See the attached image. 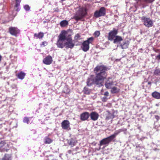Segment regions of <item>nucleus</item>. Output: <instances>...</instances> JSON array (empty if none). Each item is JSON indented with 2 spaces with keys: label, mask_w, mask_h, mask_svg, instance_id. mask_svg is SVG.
<instances>
[{
  "label": "nucleus",
  "mask_w": 160,
  "mask_h": 160,
  "mask_svg": "<svg viewBox=\"0 0 160 160\" xmlns=\"http://www.w3.org/2000/svg\"><path fill=\"white\" fill-rule=\"evenodd\" d=\"M109 69L108 68L103 65H97L94 70L95 76L91 75L88 78L86 82L87 85L90 87L95 84L98 87L102 86L103 81L108 75L107 71Z\"/></svg>",
  "instance_id": "f257e3e1"
},
{
  "label": "nucleus",
  "mask_w": 160,
  "mask_h": 160,
  "mask_svg": "<svg viewBox=\"0 0 160 160\" xmlns=\"http://www.w3.org/2000/svg\"><path fill=\"white\" fill-rule=\"evenodd\" d=\"M121 131H122L119 129L116 131L113 134L101 140L100 142V149H103V148L108 145L109 143Z\"/></svg>",
  "instance_id": "f03ea898"
},
{
  "label": "nucleus",
  "mask_w": 160,
  "mask_h": 160,
  "mask_svg": "<svg viewBox=\"0 0 160 160\" xmlns=\"http://www.w3.org/2000/svg\"><path fill=\"white\" fill-rule=\"evenodd\" d=\"M106 13V9L104 7H102L99 10L96 11L94 14V16L96 18L104 16Z\"/></svg>",
  "instance_id": "7ed1b4c3"
},
{
  "label": "nucleus",
  "mask_w": 160,
  "mask_h": 160,
  "mask_svg": "<svg viewBox=\"0 0 160 160\" xmlns=\"http://www.w3.org/2000/svg\"><path fill=\"white\" fill-rule=\"evenodd\" d=\"M141 20L143 22L144 24L148 28L151 27L153 25V22L149 18L143 16L141 18Z\"/></svg>",
  "instance_id": "20e7f679"
},
{
  "label": "nucleus",
  "mask_w": 160,
  "mask_h": 160,
  "mask_svg": "<svg viewBox=\"0 0 160 160\" xmlns=\"http://www.w3.org/2000/svg\"><path fill=\"white\" fill-rule=\"evenodd\" d=\"M65 42V48L67 49L72 48L75 46V43L73 42L72 38L71 37H68Z\"/></svg>",
  "instance_id": "39448f33"
},
{
  "label": "nucleus",
  "mask_w": 160,
  "mask_h": 160,
  "mask_svg": "<svg viewBox=\"0 0 160 160\" xmlns=\"http://www.w3.org/2000/svg\"><path fill=\"white\" fill-rule=\"evenodd\" d=\"M118 33V30L115 28H113V30L110 32L108 33V40L111 41L113 40L115 38Z\"/></svg>",
  "instance_id": "423d86ee"
},
{
  "label": "nucleus",
  "mask_w": 160,
  "mask_h": 160,
  "mask_svg": "<svg viewBox=\"0 0 160 160\" xmlns=\"http://www.w3.org/2000/svg\"><path fill=\"white\" fill-rule=\"evenodd\" d=\"M9 30L10 33L12 35L15 36H16L20 32V30L17 27H11L9 28Z\"/></svg>",
  "instance_id": "0eeeda50"
},
{
  "label": "nucleus",
  "mask_w": 160,
  "mask_h": 160,
  "mask_svg": "<svg viewBox=\"0 0 160 160\" xmlns=\"http://www.w3.org/2000/svg\"><path fill=\"white\" fill-rule=\"evenodd\" d=\"M52 61V57L50 55H48L43 59L42 62L44 64L48 65L51 64Z\"/></svg>",
  "instance_id": "6e6552de"
},
{
  "label": "nucleus",
  "mask_w": 160,
  "mask_h": 160,
  "mask_svg": "<svg viewBox=\"0 0 160 160\" xmlns=\"http://www.w3.org/2000/svg\"><path fill=\"white\" fill-rule=\"evenodd\" d=\"M113 84V82L112 78L109 77L107 78V81L105 83V86L106 88L110 89L111 88Z\"/></svg>",
  "instance_id": "1a4fd4ad"
},
{
  "label": "nucleus",
  "mask_w": 160,
  "mask_h": 160,
  "mask_svg": "<svg viewBox=\"0 0 160 160\" xmlns=\"http://www.w3.org/2000/svg\"><path fill=\"white\" fill-rule=\"evenodd\" d=\"M91 119L93 121H95L98 120L99 117L98 113L95 112H92L89 115Z\"/></svg>",
  "instance_id": "9d476101"
},
{
  "label": "nucleus",
  "mask_w": 160,
  "mask_h": 160,
  "mask_svg": "<svg viewBox=\"0 0 160 160\" xmlns=\"http://www.w3.org/2000/svg\"><path fill=\"white\" fill-rule=\"evenodd\" d=\"M89 116V113L88 112H84L80 115V119L82 121L87 120Z\"/></svg>",
  "instance_id": "9b49d317"
},
{
  "label": "nucleus",
  "mask_w": 160,
  "mask_h": 160,
  "mask_svg": "<svg viewBox=\"0 0 160 160\" xmlns=\"http://www.w3.org/2000/svg\"><path fill=\"white\" fill-rule=\"evenodd\" d=\"M66 32L63 31H62L61 33L59 35L58 40L64 41L65 40H66L68 37H66L65 36Z\"/></svg>",
  "instance_id": "f8f14e48"
},
{
  "label": "nucleus",
  "mask_w": 160,
  "mask_h": 160,
  "mask_svg": "<svg viewBox=\"0 0 160 160\" xmlns=\"http://www.w3.org/2000/svg\"><path fill=\"white\" fill-rule=\"evenodd\" d=\"M70 123L67 120L63 121L62 123V127L64 129H68L69 127Z\"/></svg>",
  "instance_id": "ddd939ff"
},
{
  "label": "nucleus",
  "mask_w": 160,
  "mask_h": 160,
  "mask_svg": "<svg viewBox=\"0 0 160 160\" xmlns=\"http://www.w3.org/2000/svg\"><path fill=\"white\" fill-rule=\"evenodd\" d=\"M81 48L83 51L87 52L89 48V44L84 41L82 44Z\"/></svg>",
  "instance_id": "4468645a"
},
{
  "label": "nucleus",
  "mask_w": 160,
  "mask_h": 160,
  "mask_svg": "<svg viewBox=\"0 0 160 160\" xmlns=\"http://www.w3.org/2000/svg\"><path fill=\"white\" fill-rule=\"evenodd\" d=\"M129 44V42L128 40L124 41L122 43H121L120 46L122 49H126L128 48Z\"/></svg>",
  "instance_id": "2eb2a0df"
},
{
  "label": "nucleus",
  "mask_w": 160,
  "mask_h": 160,
  "mask_svg": "<svg viewBox=\"0 0 160 160\" xmlns=\"http://www.w3.org/2000/svg\"><path fill=\"white\" fill-rule=\"evenodd\" d=\"M63 42V41L58 39L56 43L57 47L59 48H62L65 47V43H64Z\"/></svg>",
  "instance_id": "dca6fc26"
},
{
  "label": "nucleus",
  "mask_w": 160,
  "mask_h": 160,
  "mask_svg": "<svg viewBox=\"0 0 160 160\" xmlns=\"http://www.w3.org/2000/svg\"><path fill=\"white\" fill-rule=\"evenodd\" d=\"M122 40L123 39L121 37L119 36H116L113 40V42L114 43H120Z\"/></svg>",
  "instance_id": "f3484780"
},
{
  "label": "nucleus",
  "mask_w": 160,
  "mask_h": 160,
  "mask_svg": "<svg viewBox=\"0 0 160 160\" xmlns=\"http://www.w3.org/2000/svg\"><path fill=\"white\" fill-rule=\"evenodd\" d=\"M44 33L42 32H40L38 33H35L34 34V38H39V39H42L44 37Z\"/></svg>",
  "instance_id": "a211bd4d"
},
{
  "label": "nucleus",
  "mask_w": 160,
  "mask_h": 160,
  "mask_svg": "<svg viewBox=\"0 0 160 160\" xmlns=\"http://www.w3.org/2000/svg\"><path fill=\"white\" fill-rule=\"evenodd\" d=\"M68 144L72 147L75 146L77 142V141L75 138H72L68 141Z\"/></svg>",
  "instance_id": "6ab92c4d"
},
{
  "label": "nucleus",
  "mask_w": 160,
  "mask_h": 160,
  "mask_svg": "<svg viewBox=\"0 0 160 160\" xmlns=\"http://www.w3.org/2000/svg\"><path fill=\"white\" fill-rule=\"evenodd\" d=\"M152 96L156 99H160V93L157 91H155L152 93Z\"/></svg>",
  "instance_id": "aec40b11"
},
{
  "label": "nucleus",
  "mask_w": 160,
  "mask_h": 160,
  "mask_svg": "<svg viewBox=\"0 0 160 160\" xmlns=\"http://www.w3.org/2000/svg\"><path fill=\"white\" fill-rule=\"evenodd\" d=\"M44 140V143L45 144H50L53 142V140L49 138L48 136L45 137Z\"/></svg>",
  "instance_id": "412c9836"
},
{
  "label": "nucleus",
  "mask_w": 160,
  "mask_h": 160,
  "mask_svg": "<svg viewBox=\"0 0 160 160\" xmlns=\"http://www.w3.org/2000/svg\"><path fill=\"white\" fill-rule=\"evenodd\" d=\"M120 91L119 88L114 87L111 88V92L112 93H116L119 92Z\"/></svg>",
  "instance_id": "4be33fe9"
},
{
  "label": "nucleus",
  "mask_w": 160,
  "mask_h": 160,
  "mask_svg": "<svg viewBox=\"0 0 160 160\" xmlns=\"http://www.w3.org/2000/svg\"><path fill=\"white\" fill-rule=\"evenodd\" d=\"M115 116L114 115L113 113H111L108 112L106 116V119L107 120H108L111 119H112Z\"/></svg>",
  "instance_id": "5701e85b"
},
{
  "label": "nucleus",
  "mask_w": 160,
  "mask_h": 160,
  "mask_svg": "<svg viewBox=\"0 0 160 160\" xmlns=\"http://www.w3.org/2000/svg\"><path fill=\"white\" fill-rule=\"evenodd\" d=\"M15 1L16 3L15 6V9H16V8H17L16 10L18 11L20 10L18 7L20 6V4L21 1V0H15Z\"/></svg>",
  "instance_id": "b1692460"
},
{
  "label": "nucleus",
  "mask_w": 160,
  "mask_h": 160,
  "mask_svg": "<svg viewBox=\"0 0 160 160\" xmlns=\"http://www.w3.org/2000/svg\"><path fill=\"white\" fill-rule=\"evenodd\" d=\"M25 76V73L21 72L18 74V78L20 79H22L24 78Z\"/></svg>",
  "instance_id": "393cba45"
},
{
  "label": "nucleus",
  "mask_w": 160,
  "mask_h": 160,
  "mask_svg": "<svg viewBox=\"0 0 160 160\" xmlns=\"http://www.w3.org/2000/svg\"><path fill=\"white\" fill-rule=\"evenodd\" d=\"M11 156L10 154H5L2 160H11Z\"/></svg>",
  "instance_id": "a878e982"
},
{
  "label": "nucleus",
  "mask_w": 160,
  "mask_h": 160,
  "mask_svg": "<svg viewBox=\"0 0 160 160\" xmlns=\"http://www.w3.org/2000/svg\"><path fill=\"white\" fill-rule=\"evenodd\" d=\"M68 24V22L66 20H64L61 22H60V26L62 27H65Z\"/></svg>",
  "instance_id": "bb28decb"
},
{
  "label": "nucleus",
  "mask_w": 160,
  "mask_h": 160,
  "mask_svg": "<svg viewBox=\"0 0 160 160\" xmlns=\"http://www.w3.org/2000/svg\"><path fill=\"white\" fill-rule=\"evenodd\" d=\"M83 92L84 94H90L91 91L88 88L85 87L84 88Z\"/></svg>",
  "instance_id": "cd10ccee"
},
{
  "label": "nucleus",
  "mask_w": 160,
  "mask_h": 160,
  "mask_svg": "<svg viewBox=\"0 0 160 160\" xmlns=\"http://www.w3.org/2000/svg\"><path fill=\"white\" fill-rule=\"evenodd\" d=\"M154 74L157 76H160V69L156 68L154 72Z\"/></svg>",
  "instance_id": "c85d7f7f"
},
{
  "label": "nucleus",
  "mask_w": 160,
  "mask_h": 160,
  "mask_svg": "<svg viewBox=\"0 0 160 160\" xmlns=\"http://www.w3.org/2000/svg\"><path fill=\"white\" fill-rule=\"evenodd\" d=\"M93 40V38L92 37H91L88 38V39L87 40L85 41L89 44L91 43H92Z\"/></svg>",
  "instance_id": "c756f323"
},
{
  "label": "nucleus",
  "mask_w": 160,
  "mask_h": 160,
  "mask_svg": "<svg viewBox=\"0 0 160 160\" xmlns=\"http://www.w3.org/2000/svg\"><path fill=\"white\" fill-rule=\"evenodd\" d=\"M82 16H78V15H76L74 17V18L77 21H78L81 19L82 18Z\"/></svg>",
  "instance_id": "7c9ffc66"
},
{
  "label": "nucleus",
  "mask_w": 160,
  "mask_h": 160,
  "mask_svg": "<svg viewBox=\"0 0 160 160\" xmlns=\"http://www.w3.org/2000/svg\"><path fill=\"white\" fill-rule=\"evenodd\" d=\"M23 122L24 123H26L27 124H28L29 122V118L27 117H24L23 119Z\"/></svg>",
  "instance_id": "2f4dec72"
},
{
  "label": "nucleus",
  "mask_w": 160,
  "mask_h": 160,
  "mask_svg": "<svg viewBox=\"0 0 160 160\" xmlns=\"http://www.w3.org/2000/svg\"><path fill=\"white\" fill-rule=\"evenodd\" d=\"M80 35L78 33L74 37V41L75 42L77 41L80 38Z\"/></svg>",
  "instance_id": "473e14b6"
},
{
  "label": "nucleus",
  "mask_w": 160,
  "mask_h": 160,
  "mask_svg": "<svg viewBox=\"0 0 160 160\" xmlns=\"http://www.w3.org/2000/svg\"><path fill=\"white\" fill-rule=\"evenodd\" d=\"M24 8L26 11H29L30 10V7L28 5H25L24 6Z\"/></svg>",
  "instance_id": "72a5a7b5"
},
{
  "label": "nucleus",
  "mask_w": 160,
  "mask_h": 160,
  "mask_svg": "<svg viewBox=\"0 0 160 160\" xmlns=\"http://www.w3.org/2000/svg\"><path fill=\"white\" fill-rule=\"evenodd\" d=\"M48 45V43L46 41H44L42 42V44H40L41 47H45Z\"/></svg>",
  "instance_id": "f704fd0d"
},
{
  "label": "nucleus",
  "mask_w": 160,
  "mask_h": 160,
  "mask_svg": "<svg viewBox=\"0 0 160 160\" xmlns=\"http://www.w3.org/2000/svg\"><path fill=\"white\" fill-rule=\"evenodd\" d=\"M100 33L99 31H97L95 32L94 35L95 37H98L100 35Z\"/></svg>",
  "instance_id": "c9c22d12"
},
{
  "label": "nucleus",
  "mask_w": 160,
  "mask_h": 160,
  "mask_svg": "<svg viewBox=\"0 0 160 160\" xmlns=\"http://www.w3.org/2000/svg\"><path fill=\"white\" fill-rule=\"evenodd\" d=\"M144 2L146 3H151L154 1L155 0H143Z\"/></svg>",
  "instance_id": "e433bc0d"
},
{
  "label": "nucleus",
  "mask_w": 160,
  "mask_h": 160,
  "mask_svg": "<svg viewBox=\"0 0 160 160\" xmlns=\"http://www.w3.org/2000/svg\"><path fill=\"white\" fill-rule=\"evenodd\" d=\"M102 101L103 102H106L107 100H108V98H107V97L105 96L103 97L102 98Z\"/></svg>",
  "instance_id": "4c0bfd02"
},
{
  "label": "nucleus",
  "mask_w": 160,
  "mask_h": 160,
  "mask_svg": "<svg viewBox=\"0 0 160 160\" xmlns=\"http://www.w3.org/2000/svg\"><path fill=\"white\" fill-rule=\"evenodd\" d=\"M103 95L106 97H108L109 95V93L108 91L105 92Z\"/></svg>",
  "instance_id": "58836bf2"
},
{
  "label": "nucleus",
  "mask_w": 160,
  "mask_h": 160,
  "mask_svg": "<svg viewBox=\"0 0 160 160\" xmlns=\"http://www.w3.org/2000/svg\"><path fill=\"white\" fill-rule=\"evenodd\" d=\"M155 119L157 120V121H158L159 119V117L158 115H155Z\"/></svg>",
  "instance_id": "ea45409f"
},
{
  "label": "nucleus",
  "mask_w": 160,
  "mask_h": 160,
  "mask_svg": "<svg viewBox=\"0 0 160 160\" xmlns=\"http://www.w3.org/2000/svg\"><path fill=\"white\" fill-rule=\"evenodd\" d=\"M136 147L137 148V149H142L143 148V147H141H141H140L139 145H138V146H137Z\"/></svg>",
  "instance_id": "a19ab883"
},
{
  "label": "nucleus",
  "mask_w": 160,
  "mask_h": 160,
  "mask_svg": "<svg viewBox=\"0 0 160 160\" xmlns=\"http://www.w3.org/2000/svg\"><path fill=\"white\" fill-rule=\"evenodd\" d=\"M156 58H158L159 59H160V54H159V55H157L156 56Z\"/></svg>",
  "instance_id": "79ce46f5"
},
{
  "label": "nucleus",
  "mask_w": 160,
  "mask_h": 160,
  "mask_svg": "<svg viewBox=\"0 0 160 160\" xmlns=\"http://www.w3.org/2000/svg\"><path fill=\"white\" fill-rule=\"evenodd\" d=\"M69 89H67V91L66 92L65 91H64V92L65 93H67L68 92H69Z\"/></svg>",
  "instance_id": "37998d69"
},
{
  "label": "nucleus",
  "mask_w": 160,
  "mask_h": 160,
  "mask_svg": "<svg viewBox=\"0 0 160 160\" xmlns=\"http://www.w3.org/2000/svg\"><path fill=\"white\" fill-rule=\"evenodd\" d=\"M2 58V56L0 54V62L1 61Z\"/></svg>",
  "instance_id": "c03bdc74"
},
{
  "label": "nucleus",
  "mask_w": 160,
  "mask_h": 160,
  "mask_svg": "<svg viewBox=\"0 0 160 160\" xmlns=\"http://www.w3.org/2000/svg\"><path fill=\"white\" fill-rule=\"evenodd\" d=\"M151 84V82H148V85H150Z\"/></svg>",
  "instance_id": "a18cd8bd"
},
{
  "label": "nucleus",
  "mask_w": 160,
  "mask_h": 160,
  "mask_svg": "<svg viewBox=\"0 0 160 160\" xmlns=\"http://www.w3.org/2000/svg\"><path fill=\"white\" fill-rule=\"evenodd\" d=\"M52 160H57V159H52Z\"/></svg>",
  "instance_id": "49530a36"
},
{
  "label": "nucleus",
  "mask_w": 160,
  "mask_h": 160,
  "mask_svg": "<svg viewBox=\"0 0 160 160\" xmlns=\"http://www.w3.org/2000/svg\"><path fill=\"white\" fill-rule=\"evenodd\" d=\"M2 142H1L0 143V144H2Z\"/></svg>",
  "instance_id": "de8ad7c7"
}]
</instances>
